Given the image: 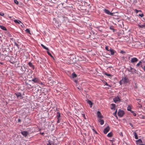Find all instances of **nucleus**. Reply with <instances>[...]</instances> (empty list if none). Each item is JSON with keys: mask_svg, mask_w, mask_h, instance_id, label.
Instances as JSON below:
<instances>
[{"mask_svg": "<svg viewBox=\"0 0 145 145\" xmlns=\"http://www.w3.org/2000/svg\"><path fill=\"white\" fill-rule=\"evenodd\" d=\"M124 114V112L120 109H119L118 113V116L120 117H122Z\"/></svg>", "mask_w": 145, "mask_h": 145, "instance_id": "1", "label": "nucleus"}, {"mask_svg": "<svg viewBox=\"0 0 145 145\" xmlns=\"http://www.w3.org/2000/svg\"><path fill=\"white\" fill-rule=\"evenodd\" d=\"M121 80H122L123 82L125 84H127L129 82L128 78L126 77H122Z\"/></svg>", "mask_w": 145, "mask_h": 145, "instance_id": "2", "label": "nucleus"}, {"mask_svg": "<svg viewBox=\"0 0 145 145\" xmlns=\"http://www.w3.org/2000/svg\"><path fill=\"white\" fill-rule=\"evenodd\" d=\"M17 98L19 99H21L23 98V97L22 96L21 93H15Z\"/></svg>", "mask_w": 145, "mask_h": 145, "instance_id": "3", "label": "nucleus"}, {"mask_svg": "<svg viewBox=\"0 0 145 145\" xmlns=\"http://www.w3.org/2000/svg\"><path fill=\"white\" fill-rule=\"evenodd\" d=\"M104 11L105 13L106 14L110 15L111 16H113L114 13L110 12V11L108 10L105 9H104Z\"/></svg>", "mask_w": 145, "mask_h": 145, "instance_id": "4", "label": "nucleus"}, {"mask_svg": "<svg viewBox=\"0 0 145 145\" xmlns=\"http://www.w3.org/2000/svg\"><path fill=\"white\" fill-rule=\"evenodd\" d=\"M110 128L108 126L104 129L103 132L104 134H106L109 131Z\"/></svg>", "mask_w": 145, "mask_h": 145, "instance_id": "5", "label": "nucleus"}, {"mask_svg": "<svg viewBox=\"0 0 145 145\" xmlns=\"http://www.w3.org/2000/svg\"><path fill=\"white\" fill-rule=\"evenodd\" d=\"M113 100L115 103H116L117 102L120 101V99L119 96H117L113 99Z\"/></svg>", "mask_w": 145, "mask_h": 145, "instance_id": "6", "label": "nucleus"}, {"mask_svg": "<svg viewBox=\"0 0 145 145\" xmlns=\"http://www.w3.org/2000/svg\"><path fill=\"white\" fill-rule=\"evenodd\" d=\"M31 81L35 83H38L39 82V79L35 77L34 78L31 80Z\"/></svg>", "mask_w": 145, "mask_h": 145, "instance_id": "7", "label": "nucleus"}, {"mask_svg": "<svg viewBox=\"0 0 145 145\" xmlns=\"http://www.w3.org/2000/svg\"><path fill=\"white\" fill-rule=\"evenodd\" d=\"M138 61V59L136 57L132 58L131 60V62L132 63H134Z\"/></svg>", "mask_w": 145, "mask_h": 145, "instance_id": "8", "label": "nucleus"}, {"mask_svg": "<svg viewBox=\"0 0 145 145\" xmlns=\"http://www.w3.org/2000/svg\"><path fill=\"white\" fill-rule=\"evenodd\" d=\"M110 51V54L111 55H113L115 53H116V52L113 49L111 48L109 50V51Z\"/></svg>", "mask_w": 145, "mask_h": 145, "instance_id": "9", "label": "nucleus"}, {"mask_svg": "<svg viewBox=\"0 0 145 145\" xmlns=\"http://www.w3.org/2000/svg\"><path fill=\"white\" fill-rule=\"evenodd\" d=\"M101 118H99L98 119V121L99 122L101 125H103L104 123V121L103 120L101 119Z\"/></svg>", "mask_w": 145, "mask_h": 145, "instance_id": "10", "label": "nucleus"}, {"mask_svg": "<svg viewBox=\"0 0 145 145\" xmlns=\"http://www.w3.org/2000/svg\"><path fill=\"white\" fill-rule=\"evenodd\" d=\"M22 135L25 137H26L28 135V132L26 131H23L21 132Z\"/></svg>", "mask_w": 145, "mask_h": 145, "instance_id": "11", "label": "nucleus"}, {"mask_svg": "<svg viewBox=\"0 0 145 145\" xmlns=\"http://www.w3.org/2000/svg\"><path fill=\"white\" fill-rule=\"evenodd\" d=\"M86 101H87V103L89 105L90 107L91 108L92 107L93 105V103L91 101L88 99L86 100Z\"/></svg>", "mask_w": 145, "mask_h": 145, "instance_id": "12", "label": "nucleus"}, {"mask_svg": "<svg viewBox=\"0 0 145 145\" xmlns=\"http://www.w3.org/2000/svg\"><path fill=\"white\" fill-rule=\"evenodd\" d=\"M28 64L29 67H31L33 70L35 69V66L31 62L28 63Z\"/></svg>", "mask_w": 145, "mask_h": 145, "instance_id": "13", "label": "nucleus"}, {"mask_svg": "<svg viewBox=\"0 0 145 145\" xmlns=\"http://www.w3.org/2000/svg\"><path fill=\"white\" fill-rule=\"evenodd\" d=\"M97 116L98 118H103V116L101 115V113L100 111H98L97 112Z\"/></svg>", "mask_w": 145, "mask_h": 145, "instance_id": "14", "label": "nucleus"}, {"mask_svg": "<svg viewBox=\"0 0 145 145\" xmlns=\"http://www.w3.org/2000/svg\"><path fill=\"white\" fill-rule=\"evenodd\" d=\"M138 26L140 28H145V23L142 25H140L139 24H138Z\"/></svg>", "mask_w": 145, "mask_h": 145, "instance_id": "15", "label": "nucleus"}, {"mask_svg": "<svg viewBox=\"0 0 145 145\" xmlns=\"http://www.w3.org/2000/svg\"><path fill=\"white\" fill-rule=\"evenodd\" d=\"M0 28L2 29L5 30L7 31V29L5 27L2 25H0Z\"/></svg>", "mask_w": 145, "mask_h": 145, "instance_id": "16", "label": "nucleus"}, {"mask_svg": "<svg viewBox=\"0 0 145 145\" xmlns=\"http://www.w3.org/2000/svg\"><path fill=\"white\" fill-rule=\"evenodd\" d=\"M131 3L135 4L137 2L136 0H129Z\"/></svg>", "mask_w": 145, "mask_h": 145, "instance_id": "17", "label": "nucleus"}, {"mask_svg": "<svg viewBox=\"0 0 145 145\" xmlns=\"http://www.w3.org/2000/svg\"><path fill=\"white\" fill-rule=\"evenodd\" d=\"M112 107H111V109H113L116 108V105L114 104H111Z\"/></svg>", "mask_w": 145, "mask_h": 145, "instance_id": "18", "label": "nucleus"}, {"mask_svg": "<svg viewBox=\"0 0 145 145\" xmlns=\"http://www.w3.org/2000/svg\"><path fill=\"white\" fill-rule=\"evenodd\" d=\"M41 45L43 48H44V49H45V50H46L48 51L49 50V49L48 48H47V47H46L44 45L41 44Z\"/></svg>", "mask_w": 145, "mask_h": 145, "instance_id": "19", "label": "nucleus"}, {"mask_svg": "<svg viewBox=\"0 0 145 145\" xmlns=\"http://www.w3.org/2000/svg\"><path fill=\"white\" fill-rule=\"evenodd\" d=\"M14 22L15 23H18V24H20V23H21V22L19 20H14Z\"/></svg>", "mask_w": 145, "mask_h": 145, "instance_id": "20", "label": "nucleus"}, {"mask_svg": "<svg viewBox=\"0 0 145 145\" xmlns=\"http://www.w3.org/2000/svg\"><path fill=\"white\" fill-rule=\"evenodd\" d=\"M57 118H60V114L59 112H57Z\"/></svg>", "mask_w": 145, "mask_h": 145, "instance_id": "21", "label": "nucleus"}, {"mask_svg": "<svg viewBox=\"0 0 145 145\" xmlns=\"http://www.w3.org/2000/svg\"><path fill=\"white\" fill-rule=\"evenodd\" d=\"M134 135L135 136V139H138V137L136 133L135 132H134Z\"/></svg>", "mask_w": 145, "mask_h": 145, "instance_id": "22", "label": "nucleus"}, {"mask_svg": "<svg viewBox=\"0 0 145 145\" xmlns=\"http://www.w3.org/2000/svg\"><path fill=\"white\" fill-rule=\"evenodd\" d=\"M107 136L108 137H111L112 136V132H110L108 134Z\"/></svg>", "mask_w": 145, "mask_h": 145, "instance_id": "23", "label": "nucleus"}, {"mask_svg": "<svg viewBox=\"0 0 145 145\" xmlns=\"http://www.w3.org/2000/svg\"><path fill=\"white\" fill-rule=\"evenodd\" d=\"M72 76L73 78L76 77L77 76V75L74 72L72 73Z\"/></svg>", "mask_w": 145, "mask_h": 145, "instance_id": "24", "label": "nucleus"}, {"mask_svg": "<svg viewBox=\"0 0 145 145\" xmlns=\"http://www.w3.org/2000/svg\"><path fill=\"white\" fill-rule=\"evenodd\" d=\"M130 112L133 114L134 116H136V115H137L134 112V111L131 110V111Z\"/></svg>", "mask_w": 145, "mask_h": 145, "instance_id": "25", "label": "nucleus"}, {"mask_svg": "<svg viewBox=\"0 0 145 145\" xmlns=\"http://www.w3.org/2000/svg\"><path fill=\"white\" fill-rule=\"evenodd\" d=\"M131 108L130 106H128L127 107V110L128 111H130V112L131 111Z\"/></svg>", "mask_w": 145, "mask_h": 145, "instance_id": "26", "label": "nucleus"}, {"mask_svg": "<svg viewBox=\"0 0 145 145\" xmlns=\"http://www.w3.org/2000/svg\"><path fill=\"white\" fill-rule=\"evenodd\" d=\"M106 75V76H111L112 75L110 74L107 73L105 72L104 73Z\"/></svg>", "mask_w": 145, "mask_h": 145, "instance_id": "27", "label": "nucleus"}, {"mask_svg": "<svg viewBox=\"0 0 145 145\" xmlns=\"http://www.w3.org/2000/svg\"><path fill=\"white\" fill-rule=\"evenodd\" d=\"M136 70L132 68V70L131 71V72L133 73V72H136Z\"/></svg>", "mask_w": 145, "mask_h": 145, "instance_id": "28", "label": "nucleus"}, {"mask_svg": "<svg viewBox=\"0 0 145 145\" xmlns=\"http://www.w3.org/2000/svg\"><path fill=\"white\" fill-rule=\"evenodd\" d=\"M25 31L27 32V33H29L30 34H31L30 32V31L29 29H27Z\"/></svg>", "mask_w": 145, "mask_h": 145, "instance_id": "29", "label": "nucleus"}, {"mask_svg": "<svg viewBox=\"0 0 145 145\" xmlns=\"http://www.w3.org/2000/svg\"><path fill=\"white\" fill-rule=\"evenodd\" d=\"M105 49L107 51H109V50L108 48V46H106L105 47Z\"/></svg>", "mask_w": 145, "mask_h": 145, "instance_id": "30", "label": "nucleus"}, {"mask_svg": "<svg viewBox=\"0 0 145 145\" xmlns=\"http://www.w3.org/2000/svg\"><path fill=\"white\" fill-rule=\"evenodd\" d=\"M130 69H128L127 71L129 72H131L132 70V68L131 67H130Z\"/></svg>", "mask_w": 145, "mask_h": 145, "instance_id": "31", "label": "nucleus"}, {"mask_svg": "<svg viewBox=\"0 0 145 145\" xmlns=\"http://www.w3.org/2000/svg\"><path fill=\"white\" fill-rule=\"evenodd\" d=\"M141 67L142 69L145 71V66H143L142 65H141Z\"/></svg>", "mask_w": 145, "mask_h": 145, "instance_id": "32", "label": "nucleus"}, {"mask_svg": "<svg viewBox=\"0 0 145 145\" xmlns=\"http://www.w3.org/2000/svg\"><path fill=\"white\" fill-rule=\"evenodd\" d=\"M47 53L51 57H53V56H52V54H51L47 50Z\"/></svg>", "mask_w": 145, "mask_h": 145, "instance_id": "33", "label": "nucleus"}, {"mask_svg": "<svg viewBox=\"0 0 145 145\" xmlns=\"http://www.w3.org/2000/svg\"><path fill=\"white\" fill-rule=\"evenodd\" d=\"M136 142H139V143H142V140H141L140 139H139L138 140H137L136 141Z\"/></svg>", "mask_w": 145, "mask_h": 145, "instance_id": "34", "label": "nucleus"}, {"mask_svg": "<svg viewBox=\"0 0 145 145\" xmlns=\"http://www.w3.org/2000/svg\"><path fill=\"white\" fill-rule=\"evenodd\" d=\"M14 2L17 5H18L19 3L18 1H17V0H14Z\"/></svg>", "mask_w": 145, "mask_h": 145, "instance_id": "35", "label": "nucleus"}, {"mask_svg": "<svg viewBox=\"0 0 145 145\" xmlns=\"http://www.w3.org/2000/svg\"><path fill=\"white\" fill-rule=\"evenodd\" d=\"M135 11L137 13H138V12H141V11L140 10H138L137 9H135Z\"/></svg>", "mask_w": 145, "mask_h": 145, "instance_id": "36", "label": "nucleus"}, {"mask_svg": "<svg viewBox=\"0 0 145 145\" xmlns=\"http://www.w3.org/2000/svg\"><path fill=\"white\" fill-rule=\"evenodd\" d=\"M138 16L141 17H142L144 16V14L143 13H142L141 14H139Z\"/></svg>", "mask_w": 145, "mask_h": 145, "instance_id": "37", "label": "nucleus"}, {"mask_svg": "<svg viewBox=\"0 0 145 145\" xmlns=\"http://www.w3.org/2000/svg\"><path fill=\"white\" fill-rule=\"evenodd\" d=\"M14 45H16L18 48L19 45L18 44L16 43V42H15L14 43Z\"/></svg>", "mask_w": 145, "mask_h": 145, "instance_id": "38", "label": "nucleus"}, {"mask_svg": "<svg viewBox=\"0 0 145 145\" xmlns=\"http://www.w3.org/2000/svg\"><path fill=\"white\" fill-rule=\"evenodd\" d=\"M61 18H64V20H65V19H67V17H66L65 16H62Z\"/></svg>", "mask_w": 145, "mask_h": 145, "instance_id": "39", "label": "nucleus"}, {"mask_svg": "<svg viewBox=\"0 0 145 145\" xmlns=\"http://www.w3.org/2000/svg\"><path fill=\"white\" fill-rule=\"evenodd\" d=\"M142 62H144L143 60H141V61H140L138 63H139L140 64V66H141V65H142V64H141V63H142Z\"/></svg>", "mask_w": 145, "mask_h": 145, "instance_id": "40", "label": "nucleus"}, {"mask_svg": "<svg viewBox=\"0 0 145 145\" xmlns=\"http://www.w3.org/2000/svg\"><path fill=\"white\" fill-rule=\"evenodd\" d=\"M4 14L2 12H0V15L2 16H3L4 15Z\"/></svg>", "mask_w": 145, "mask_h": 145, "instance_id": "41", "label": "nucleus"}, {"mask_svg": "<svg viewBox=\"0 0 145 145\" xmlns=\"http://www.w3.org/2000/svg\"><path fill=\"white\" fill-rule=\"evenodd\" d=\"M25 84H26V85H28V83L27 82H25ZM29 86L30 87H31V88H33V87L32 86H31V85H30V84H29Z\"/></svg>", "mask_w": 145, "mask_h": 145, "instance_id": "42", "label": "nucleus"}, {"mask_svg": "<svg viewBox=\"0 0 145 145\" xmlns=\"http://www.w3.org/2000/svg\"><path fill=\"white\" fill-rule=\"evenodd\" d=\"M117 112V110H116V111H115V112L113 114L114 116H116V114Z\"/></svg>", "mask_w": 145, "mask_h": 145, "instance_id": "43", "label": "nucleus"}, {"mask_svg": "<svg viewBox=\"0 0 145 145\" xmlns=\"http://www.w3.org/2000/svg\"><path fill=\"white\" fill-rule=\"evenodd\" d=\"M57 123H59L60 122V118H57Z\"/></svg>", "mask_w": 145, "mask_h": 145, "instance_id": "44", "label": "nucleus"}, {"mask_svg": "<svg viewBox=\"0 0 145 145\" xmlns=\"http://www.w3.org/2000/svg\"><path fill=\"white\" fill-rule=\"evenodd\" d=\"M82 115L83 117L84 118V119H86V118H85V114H82Z\"/></svg>", "mask_w": 145, "mask_h": 145, "instance_id": "45", "label": "nucleus"}, {"mask_svg": "<svg viewBox=\"0 0 145 145\" xmlns=\"http://www.w3.org/2000/svg\"><path fill=\"white\" fill-rule=\"evenodd\" d=\"M122 81V80H121L119 82V83L120 85H121V81Z\"/></svg>", "mask_w": 145, "mask_h": 145, "instance_id": "46", "label": "nucleus"}, {"mask_svg": "<svg viewBox=\"0 0 145 145\" xmlns=\"http://www.w3.org/2000/svg\"><path fill=\"white\" fill-rule=\"evenodd\" d=\"M137 44L138 45H141V44L139 42H137Z\"/></svg>", "mask_w": 145, "mask_h": 145, "instance_id": "47", "label": "nucleus"}, {"mask_svg": "<svg viewBox=\"0 0 145 145\" xmlns=\"http://www.w3.org/2000/svg\"><path fill=\"white\" fill-rule=\"evenodd\" d=\"M140 65V64L138 63L136 65V66L137 67H138Z\"/></svg>", "mask_w": 145, "mask_h": 145, "instance_id": "48", "label": "nucleus"}, {"mask_svg": "<svg viewBox=\"0 0 145 145\" xmlns=\"http://www.w3.org/2000/svg\"><path fill=\"white\" fill-rule=\"evenodd\" d=\"M18 122H20L21 121V120L20 119H18Z\"/></svg>", "mask_w": 145, "mask_h": 145, "instance_id": "49", "label": "nucleus"}, {"mask_svg": "<svg viewBox=\"0 0 145 145\" xmlns=\"http://www.w3.org/2000/svg\"><path fill=\"white\" fill-rule=\"evenodd\" d=\"M110 29H111V30H114V29L112 27H110Z\"/></svg>", "mask_w": 145, "mask_h": 145, "instance_id": "50", "label": "nucleus"}, {"mask_svg": "<svg viewBox=\"0 0 145 145\" xmlns=\"http://www.w3.org/2000/svg\"><path fill=\"white\" fill-rule=\"evenodd\" d=\"M40 133L41 135H44V133H43V132H42V133L40 132Z\"/></svg>", "mask_w": 145, "mask_h": 145, "instance_id": "51", "label": "nucleus"}, {"mask_svg": "<svg viewBox=\"0 0 145 145\" xmlns=\"http://www.w3.org/2000/svg\"><path fill=\"white\" fill-rule=\"evenodd\" d=\"M47 145H51V144L50 143V142H49L47 144Z\"/></svg>", "mask_w": 145, "mask_h": 145, "instance_id": "52", "label": "nucleus"}, {"mask_svg": "<svg viewBox=\"0 0 145 145\" xmlns=\"http://www.w3.org/2000/svg\"><path fill=\"white\" fill-rule=\"evenodd\" d=\"M129 124H130V125L132 127L133 126V125H132V123H129Z\"/></svg>", "mask_w": 145, "mask_h": 145, "instance_id": "53", "label": "nucleus"}, {"mask_svg": "<svg viewBox=\"0 0 145 145\" xmlns=\"http://www.w3.org/2000/svg\"><path fill=\"white\" fill-rule=\"evenodd\" d=\"M74 81L76 82H76H77V81L76 80H74Z\"/></svg>", "mask_w": 145, "mask_h": 145, "instance_id": "54", "label": "nucleus"}, {"mask_svg": "<svg viewBox=\"0 0 145 145\" xmlns=\"http://www.w3.org/2000/svg\"><path fill=\"white\" fill-rule=\"evenodd\" d=\"M106 84V85L107 86H108V84H107V83L106 82V84Z\"/></svg>", "mask_w": 145, "mask_h": 145, "instance_id": "55", "label": "nucleus"}, {"mask_svg": "<svg viewBox=\"0 0 145 145\" xmlns=\"http://www.w3.org/2000/svg\"><path fill=\"white\" fill-rule=\"evenodd\" d=\"M93 130L95 131V133H97V132L96 131H95L94 129H93Z\"/></svg>", "mask_w": 145, "mask_h": 145, "instance_id": "56", "label": "nucleus"}, {"mask_svg": "<svg viewBox=\"0 0 145 145\" xmlns=\"http://www.w3.org/2000/svg\"><path fill=\"white\" fill-rule=\"evenodd\" d=\"M139 145H145V144H139Z\"/></svg>", "mask_w": 145, "mask_h": 145, "instance_id": "57", "label": "nucleus"}, {"mask_svg": "<svg viewBox=\"0 0 145 145\" xmlns=\"http://www.w3.org/2000/svg\"><path fill=\"white\" fill-rule=\"evenodd\" d=\"M22 67H21V70H22Z\"/></svg>", "mask_w": 145, "mask_h": 145, "instance_id": "58", "label": "nucleus"}, {"mask_svg": "<svg viewBox=\"0 0 145 145\" xmlns=\"http://www.w3.org/2000/svg\"><path fill=\"white\" fill-rule=\"evenodd\" d=\"M121 135H122V136H123V135H122V133L121 132Z\"/></svg>", "mask_w": 145, "mask_h": 145, "instance_id": "59", "label": "nucleus"}, {"mask_svg": "<svg viewBox=\"0 0 145 145\" xmlns=\"http://www.w3.org/2000/svg\"><path fill=\"white\" fill-rule=\"evenodd\" d=\"M143 19H144V20H143L145 21V19L144 18Z\"/></svg>", "mask_w": 145, "mask_h": 145, "instance_id": "60", "label": "nucleus"}, {"mask_svg": "<svg viewBox=\"0 0 145 145\" xmlns=\"http://www.w3.org/2000/svg\"><path fill=\"white\" fill-rule=\"evenodd\" d=\"M142 21H143V22H145V21H144V20H142Z\"/></svg>", "mask_w": 145, "mask_h": 145, "instance_id": "61", "label": "nucleus"}]
</instances>
